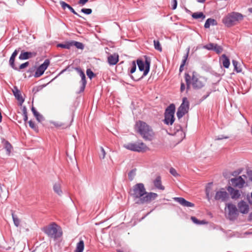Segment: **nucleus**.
<instances>
[{
	"label": "nucleus",
	"mask_w": 252,
	"mask_h": 252,
	"mask_svg": "<svg viewBox=\"0 0 252 252\" xmlns=\"http://www.w3.org/2000/svg\"><path fill=\"white\" fill-rule=\"evenodd\" d=\"M130 194L138 204L150 203L158 196L156 193L147 192L143 183L135 185L130 190Z\"/></svg>",
	"instance_id": "nucleus-1"
},
{
	"label": "nucleus",
	"mask_w": 252,
	"mask_h": 252,
	"mask_svg": "<svg viewBox=\"0 0 252 252\" xmlns=\"http://www.w3.org/2000/svg\"><path fill=\"white\" fill-rule=\"evenodd\" d=\"M135 129L145 141H152L154 138L155 133L152 128L144 122H137L135 125Z\"/></svg>",
	"instance_id": "nucleus-2"
},
{
	"label": "nucleus",
	"mask_w": 252,
	"mask_h": 252,
	"mask_svg": "<svg viewBox=\"0 0 252 252\" xmlns=\"http://www.w3.org/2000/svg\"><path fill=\"white\" fill-rule=\"evenodd\" d=\"M136 62L139 70L140 71H143V73L141 75H139L136 73L134 75H130V78L135 81H138L148 74L150 68L151 61L149 58L146 57L145 62L141 59H138Z\"/></svg>",
	"instance_id": "nucleus-3"
},
{
	"label": "nucleus",
	"mask_w": 252,
	"mask_h": 252,
	"mask_svg": "<svg viewBox=\"0 0 252 252\" xmlns=\"http://www.w3.org/2000/svg\"><path fill=\"white\" fill-rule=\"evenodd\" d=\"M185 81L187 84V89H189L190 85L191 84L194 89H201L204 86V82L200 78H198L196 72H193L191 77L188 73L185 75Z\"/></svg>",
	"instance_id": "nucleus-4"
},
{
	"label": "nucleus",
	"mask_w": 252,
	"mask_h": 252,
	"mask_svg": "<svg viewBox=\"0 0 252 252\" xmlns=\"http://www.w3.org/2000/svg\"><path fill=\"white\" fill-rule=\"evenodd\" d=\"M43 231L48 237L54 239L61 237L63 234L61 227L55 222L44 227Z\"/></svg>",
	"instance_id": "nucleus-5"
},
{
	"label": "nucleus",
	"mask_w": 252,
	"mask_h": 252,
	"mask_svg": "<svg viewBox=\"0 0 252 252\" xmlns=\"http://www.w3.org/2000/svg\"><path fill=\"white\" fill-rule=\"evenodd\" d=\"M244 18V16L238 12H232L228 14L222 20L223 23L227 27L236 25Z\"/></svg>",
	"instance_id": "nucleus-6"
},
{
	"label": "nucleus",
	"mask_w": 252,
	"mask_h": 252,
	"mask_svg": "<svg viewBox=\"0 0 252 252\" xmlns=\"http://www.w3.org/2000/svg\"><path fill=\"white\" fill-rule=\"evenodd\" d=\"M124 147L131 151L137 152H144L148 149L146 145L143 142L128 143L125 144Z\"/></svg>",
	"instance_id": "nucleus-7"
},
{
	"label": "nucleus",
	"mask_w": 252,
	"mask_h": 252,
	"mask_svg": "<svg viewBox=\"0 0 252 252\" xmlns=\"http://www.w3.org/2000/svg\"><path fill=\"white\" fill-rule=\"evenodd\" d=\"M189 102L186 97L183 98L182 103L178 109L177 112V117L180 119L182 118L189 111Z\"/></svg>",
	"instance_id": "nucleus-8"
},
{
	"label": "nucleus",
	"mask_w": 252,
	"mask_h": 252,
	"mask_svg": "<svg viewBox=\"0 0 252 252\" xmlns=\"http://www.w3.org/2000/svg\"><path fill=\"white\" fill-rule=\"evenodd\" d=\"M228 212V217L230 220H233L237 218L238 216V210L236 206L231 203L226 205Z\"/></svg>",
	"instance_id": "nucleus-9"
},
{
	"label": "nucleus",
	"mask_w": 252,
	"mask_h": 252,
	"mask_svg": "<svg viewBox=\"0 0 252 252\" xmlns=\"http://www.w3.org/2000/svg\"><path fill=\"white\" fill-rule=\"evenodd\" d=\"M228 197V193L223 188L221 189L219 191H217L215 195V200L222 202L226 201Z\"/></svg>",
	"instance_id": "nucleus-10"
},
{
	"label": "nucleus",
	"mask_w": 252,
	"mask_h": 252,
	"mask_svg": "<svg viewBox=\"0 0 252 252\" xmlns=\"http://www.w3.org/2000/svg\"><path fill=\"white\" fill-rule=\"evenodd\" d=\"M50 63L49 60L46 59L44 63L41 64L36 70L34 74L35 77H39L41 76L44 72L45 70L47 68Z\"/></svg>",
	"instance_id": "nucleus-11"
},
{
	"label": "nucleus",
	"mask_w": 252,
	"mask_h": 252,
	"mask_svg": "<svg viewBox=\"0 0 252 252\" xmlns=\"http://www.w3.org/2000/svg\"><path fill=\"white\" fill-rule=\"evenodd\" d=\"M75 70L77 71V72H78V73L79 74V75H80V76L81 78V80L80 81V82L81 83V86L80 87V91H79V93H81V92H84L85 87H86V84H87V82H86V76H85V74L84 71L80 68L76 67L75 68Z\"/></svg>",
	"instance_id": "nucleus-12"
},
{
	"label": "nucleus",
	"mask_w": 252,
	"mask_h": 252,
	"mask_svg": "<svg viewBox=\"0 0 252 252\" xmlns=\"http://www.w3.org/2000/svg\"><path fill=\"white\" fill-rule=\"evenodd\" d=\"M175 131L172 134L176 136L178 138L177 140L180 142L183 140L185 137V133L183 130L182 127L178 125L175 127Z\"/></svg>",
	"instance_id": "nucleus-13"
},
{
	"label": "nucleus",
	"mask_w": 252,
	"mask_h": 252,
	"mask_svg": "<svg viewBox=\"0 0 252 252\" xmlns=\"http://www.w3.org/2000/svg\"><path fill=\"white\" fill-rule=\"evenodd\" d=\"M230 182L234 187H237L239 189L243 188L245 184V180L242 178L241 176L231 178L230 179Z\"/></svg>",
	"instance_id": "nucleus-14"
},
{
	"label": "nucleus",
	"mask_w": 252,
	"mask_h": 252,
	"mask_svg": "<svg viewBox=\"0 0 252 252\" xmlns=\"http://www.w3.org/2000/svg\"><path fill=\"white\" fill-rule=\"evenodd\" d=\"M173 200L184 207H193L194 204L186 200L183 197H174Z\"/></svg>",
	"instance_id": "nucleus-15"
},
{
	"label": "nucleus",
	"mask_w": 252,
	"mask_h": 252,
	"mask_svg": "<svg viewBox=\"0 0 252 252\" xmlns=\"http://www.w3.org/2000/svg\"><path fill=\"white\" fill-rule=\"evenodd\" d=\"M238 207L240 212L242 214H247L249 211V205L244 201H241L238 204Z\"/></svg>",
	"instance_id": "nucleus-16"
},
{
	"label": "nucleus",
	"mask_w": 252,
	"mask_h": 252,
	"mask_svg": "<svg viewBox=\"0 0 252 252\" xmlns=\"http://www.w3.org/2000/svg\"><path fill=\"white\" fill-rule=\"evenodd\" d=\"M227 190L230 193L232 199H236L239 198L240 197L241 194L240 191L237 189H234L231 186H228L227 188Z\"/></svg>",
	"instance_id": "nucleus-17"
},
{
	"label": "nucleus",
	"mask_w": 252,
	"mask_h": 252,
	"mask_svg": "<svg viewBox=\"0 0 252 252\" xmlns=\"http://www.w3.org/2000/svg\"><path fill=\"white\" fill-rule=\"evenodd\" d=\"M36 55L35 52H22L19 57V59L21 60H27Z\"/></svg>",
	"instance_id": "nucleus-18"
},
{
	"label": "nucleus",
	"mask_w": 252,
	"mask_h": 252,
	"mask_svg": "<svg viewBox=\"0 0 252 252\" xmlns=\"http://www.w3.org/2000/svg\"><path fill=\"white\" fill-rule=\"evenodd\" d=\"M53 189L54 191L59 196H61L63 195V192L62 189L61 182L59 181L55 183L53 185Z\"/></svg>",
	"instance_id": "nucleus-19"
},
{
	"label": "nucleus",
	"mask_w": 252,
	"mask_h": 252,
	"mask_svg": "<svg viewBox=\"0 0 252 252\" xmlns=\"http://www.w3.org/2000/svg\"><path fill=\"white\" fill-rule=\"evenodd\" d=\"M119 61V56L114 54L111 55L108 57V63L110 65H115Z\"/></svg>",
	"instance_id": "nucleus-20"
},
{
	"label": "nucleus",
	"mask_w": 252,
	"mask_h": 252,
	"mask_svg": "<svg viewBox=\"0 0 252 252\" xmlns=\"http://www.w3.org/2000/svg\"><path fill=\"white\" fill-rule=\"evenodd\" d=\"M18 51L17 50H15L13 53L12 54L11 57L9 59V64L11 66V67L13 68L15 70H17L18 68L15 66L14 61H15V58L16 57V56L18 54Z\"/></svg>",
	"instance_id": "nucleus-21"
},
{
	"label": "nucleus",
	"mask_w": 252,
	"mask_h": 252,
	"mask_svg": "<svg viewBox=\"0 0 252 252\" xmlns=\"http://www.w3.org/2000/svg\"><path fill=\"white\" fill-rule=\"evenodd\" d=\"M153 183L157 189L162 190L164 189V186L161 184V180L160 176L157 177L155 180L153 181Z\"/></svg>",
	"instance_id": "nucleus-22"
},
{
	"label": "nucleus",
	"mask_w": 252,
	"mask_h": 252,
	"mask_svg": "<svg viewBox=\"0 0 252 252\" xmlns=\"http://www.w3.org/2000/svg\"><path fill=\"white\" fill-rule=\"evenodd\" d=\"M220 61L223 66L226 68H228L230 65V61L229 59L225 54H223L220 58Z\"/></svg>",
	"instance_id": "nucleus-23"
},
{
	"label": "nucleus",
	"mask_w": 252,
	"mask_h": 252,
	"mask_svg": "<svg viewBox=\"0 0 252 252\" xmlns=\"http://www.w3.org/2000/svg\"><path fill=\"white\" fill-rule=\"evenodd\" d=\"M175 112V106L174 104H171L165 110V115H174Z\"/></svg>",
	"instance_id": "nucleus-24"
},
{
	"label": "nucleus",
	"mask_w": 252,
	"mask_h": 252,
	"mask_svg": "<svg viewBox=\"0 0 252 252\" xmlns=\"http://www.w3.org/2000/svg\"><path fill=\"white\" fill-rule=\"evenodd\" d=\"M174 116L171 115H165L164 116V123L167 125H172L174 122Z\"/></svg>",
	"instance_id": "nucleus-25"
},
{
	"label": "nucleus",
	"mask_w": 252,
	"mask_h": 252,
	"mask_svg": "<svg viewBox=\"0 0 252 252\" xmlns=\"http://www.w3.org/2000/svg\"><path fill=\"white\" fill-rule=\"evenodd\" d=\"M217 25V22L216 20L212 18L208 19L204 25V27L206 29L209 28L211 25L215 26Z\"/></svg>",
	"instance_id": "nucleus-26"
},
{
	"label": "nucleus",
	"mask_w": 252,
	"mask_h": 252,
	"mask_svg": "<svg viewBox=\"0 0 252 252\" xmlns=\"http://www.w3.org/2000/svg\"><path fill=\"white\" fill-rule=\"evenodd\" d=\"M84 249V243L82 240H80V241L77 244L76 248L74 252H83Z\"/></svg>",
	"instance_id": "nucleus-27"
},
{
	"label": "nucleus",
	"mask_w": 252,
	"mask_h": 252,
	"mask_svg": "<svg viewBox=\"0 0 252 252\" xmlns=\"http://www.w3.org/2000/svg\"><path fill=\"white\" fill-rule=\"evenodd\" d=\"M192 17L195 19H201L200 21H202L205 18V15L201 12H195L192 14Z\"/></svg>",
	"instance_id": "nucleus-28"
},
{
	"label": "nucleus",
	"mask_w": 252,
	"mask_h": 252,
	"mask_svg": "<svg viewBox=\"0 0 252 252\" xmlns=\"http://www.w3.org/2000/svg\"><path fill=\"white\" fill-rule=\"evenodd\" d=\"M12 218L15 226L18 227L20 226L21 220L19 219L18 216L15 215L13 211H12Z\"/></svg>",
	"instance_id": "nucleus-29"
},
{
	"label": "nucleus",
	"mask_w": 252,
	"mask_h": 252,
	"mask_svg": "<svg viewBox=\"0 0 252 252\" xmlns=\"http://www.w3.org/2000/svg\"><path fill=\"white\" fill-rule=\"evenodd\" d=\"M13 92L14 96L17 98V99L20 101L21 103H23L24 101V99L23 98L20 92L17 88L15 89V90H13Z\"/></svg>",
	"instance_id": "nucleus-30"
},
{
	"label": "nucleus",
	"mask_w": 252,
	"mask_h": 252,
	"mask_svg": "<svg viewBox=\"0 0 252 252\" xmlns=\"http://www.w3.org/2000/svg\"><path fill=\"white\" fill-rule=\"evenodd\" d=\"M71 46H74L77 48L83 50L84 48V44L80 42L75 41H72L71 42Z\"/></svg>",
	"instance_id": "nucleus-31"
},
{
	"label": "nucleus",
	"mask_w": 252,
	"mask_h": 252,
	"mask_svg": "<svg viewBox=\"0 0 252 252\" xmlns=\"http://www.w3.org/2000/svg\"><path fill=\"white\" fill-rule=\"evenodd\" d=\"M232 64L234 67V70H235L237 73H240L242 71L241 66L239 65V63L237 61L233 60Z\"/></svg>",
	"instance_id": "nucleus-32"
},
{
	"label": "nucleus",
	"mask_w": 252,
	"mask_h": 252,
	"mask_svg": "<svg viewBox=\"0 0 252 252\" xmlns=\"http://www.w3.org/2000/svg\"><path fill=\"white\" fill-rule=\"evenodd\" d=\"M136 65L135 62V61H133L132 62L131 65L128 70L129 75L130 76L132 75V74L134 73L136 71Z\"/></svg>",
	"instance_id": "nucleus-33"
},
{
	"label": "nucleus",
	"mask_w": 252,
	"mask_h": 252,
	"mask_svg": "<svg viewBox=\"0 0 252 252\" xmlns=\"http://www.w3.org/2000/svg\"><path fill=\"white\" fill-rule=\"evenodd\" d=\"M4 148L6 150L7 154L9 155L11 152L12 147L9 142L7 141L5 142Z\"/></svg>",
	"instance_id": "nucleus-34"
},
{
	"label": "nucleus",
	"mask_w": 252,
	"mask_h": 252,
	"mask_svg": "<svg viewBox=\"0 0 252 252\" xmlns=\"http://www.w3.org/2000/svg\"><path fill=\"white\" fill-rule=\"evenodd\" d=\"M223 50V49L221 46L218 45L217 44L214 43V46L213 48V50L215 51L217 54L220 53Z\"/></svg>",
	"instance_id": "nucleus-35"
},
{
	"label": "nucleus",
	"mask_w": 252,
	"mask_h": 252,
	"mask_svg": "<svg viewBox=\"0 0 252 252\" xmlns=\"http://www.w3.org/2000/svg\"><path fill=\"white\" fill-rule=\"evenodd\" d=\"M154 44L155 48L156 50H157L160 52L162 51V47H161V45L158 40H154Z\"/></svg>",
	"instance_id": "nucleus-36"
},
{
	"label": "nucleus",
	"mask_w": 252,
	"mask_h": 252,
	"mask_svg": "<svg viewBox=\"0 0 252 252\" xmlns=\"http://www.w3.org/2000/svg\"><path fill=\"white\" fill-rule=\"evenodd\" d=\"M213 183H210L208 184V186L206 188V197L208 199V200H210V191L211 189V187L212 186Z\"/></svg>",
	"instance_id": "nucleus-37"
},
{
	"label": "nucleus",
	"mask_w": 252,
	"mask_h": 252,
	"mask_svg": "<svg viewBox=\"0 0 252 252\" xmlns=\"http://www.w3.org/2000/svg\"><path fill=\"white\" fill-rule=\"evenodd\" d=\"M52 124L56 127H62L63 128H66L68 127L69 125L64 126V124L62 123H59V122H53L52 123Z\"/></svg>",
	"instance_id": "nucleus-38"
},
{
	"label": "nucleus",
	"mask_w": 252,
	"mask_h": 252,
	"mask_svg": "<svg viewBox=\"0 0 252 252\" xmlns=\"http://www.w3.org/2000/svg\"><path fill=\"white\" fill-rule=\"evenodd\" d=\"M57 46L58 47L69 49L71 46V42L67 43L65 44L60 43L58 44Z\"/></svg>",
	"instance_id": "nucleus-39"
},
{
	"label": "nucleus",
	"mask_w": 252,
	"mask_h": 252,
	"mask_svg": "<svg viewBox=\"0 0 252 252\" xmlns=\"http://www.w3.org/2000/svg\"><path fill=\"white\" fill-rule=\"evenodd\" d=\"M191 220L194 223L197 224H202L206 223V222L204 220L200 221L195 217H191Z\"/></svg>",
	"instance_id": "nucleus-40"
},
{
	"label": "nucleus",
	"mask_w": 252,
	"mask_h": 252,
	"mask_svg": "<svg viewBox=\"0 0 252 252\" xmlns=\"http://www.w3.org/2000/svg\"><path fill=\"white\" fill-rule=\"evenodd\" d=\"M86 73L90 79H92L95 76L94 73L90 68L87 69Z\"/></svg>",
	"instance_id": "nucleus-41"
},
{
	"label": "nucleus",
	"mask_w": 252,
	"mask_h": 252,
	"mask_svg": "<svg viewBox=\"0 0 252 252\" xmlns=\"http://www.w3.org/2000/svg\"><path fill=\"white\" fill-rule=\"evenodd\" d=\"M106 153L102 147H100V153L99 154V158L100 159H104L105 157Z\"/></svg>",
	"instance_id": "nucleus-42"
},
{
	"label": "nucleus",
	"mask_w": 252,
	"mask_h": 252,
	"mask_svg": "<svg viewBox=\"0 0 252 252\" xmlns=\"http://www.w3.org/2000/svg\"><path fill=\"white\" fill-rule=\"evenodd\" d=\"M214 46V43H209L207 45H205L203 46L204 49H207L208 50H213V48Z\"/></svg>",
	"instance_id": "nucleus-43"
},
{
	"label": "nucleus",
	"mask_w": 252,
	"mask_h": 252,
	"mask_svg": "<svg viewBox=\"0 0 252 252\" xmlns=\"http://www.w3.org/2000/svg\"><path fill=\"white\" fill-rule=\"evenodd\" d=\"M135 175V170H131L128 174V178L130 180H132L133 179V178Z\"/></svg>",
	"instance_id": "nucleus-44"
},
{
	"label": "nucleus",
	"mask_w": 252,
	"mask_h": 252,
	"mask_svg": "<svg viewBox=\"0 0 252 252\" xmlns=\"http://www.w3.org/2000/svg\"><path fill=\"white\" fill-rule=\"evenodd\" d=\"M81 11L87 15L91 14L92 13V10L91 8H82Z\"/></svg>",
	"instance_id": "nucleus-45"
},
{
	"label": "nucleus",
	"mask_w": 252,
	"mask_h": 252,
	"mask_svg": "<svg viewBox=\"0 0 252 252\" xmlns=\"http://www.w3.org/2000/svg\"><path fill=\"white\" fill-rule=\"evenodd\" d=\"M29 64V63L28 62H27L25 63H23L22 64H21L20 66H19V68H18V69L17 70H20L22 69H23V68H25L26 67H27Z\"/></svg>",
	"instance_id": "nucleus-46"
},
{
	"label": "nucleus",
	"mask_w": 252,
	"mask_h": 252,
	"mask_svg": "<svg viewBox=\"0 0 252 252\" xmlns=\"http://www.w3.org/2000/svg\"><path fill=\"white\" fill-rule=\"evenodd\" d=\"M60 3L63 8V9H65L66 8H68L69 6H70L68 4L66 3L65 2L63 1H60Z\"/></svg>",
	"instance_id": "nucleus-47"
},
{
	"label": "nucleus",
	"mask_w": 252,
	"mask_h": 252,
	"mask_svg": "<svg viewBox=\"0 0 252 252\" xmlns=\"http://www.w3.org/2000/svg\"><path fill=\"white\" fill-rule=\"evenodd\" d=\"M170 171V173H171L173 176H174V177H177V176H179V174L177 173V172L176 170L174 168H172V167H171V168L170 169V171Z\"/></svg>",
	"instance_id": "nucleus-48"
},
{
	"label": "nucleus",
	"mask_w": 252,
	"mask_h": 252,
	"mask_svg": "<svg viewBox=\"0 0 252 252\" xmlns=\"http://www.w3.org/2000/svg\"><path fill=\"white\" fill-rule=\"evenodd\" d=\"M188 54H189V52L184 56V59L183 60L182 64H181V67H184V66L186 63V61L187 60V58L188 57Z\"/></svg>",
	"instance_id": "nucleus-49"
},
{
	"label": "nucleus",
	"mask_w": 252,
	"mask_h": 252,
	"mask_svg": "<svg viewBox=\"0 0 252 252\" xmlns=\"http://www.w3.org/2000/svg\"><path fill=\"white\" fill-rule=\"evenodd\" d=\"M35 117L39 122H41L44 120L43 117L39 113L37 114V115L35 116Z\"/></svg>",
	"instance_id": "nucleus-50"
},
{
	"label": "nucleus",
	"mask_w": 252,
	"mask_h": 252,
	"mask_svg": "<svg viewBox=\"0 0 252 252\" xmlns=\"http://www.w3.org/2000/svg\"><path fill=\"white\" fill-rule=\"evenodd\" d=\"M68 9L74 14L78 16L79 17H81V16L79 14H78L70 5L69 6Z\"/></svg>",
	"instance_id": "nucleus-51"
},
{
	"label": "nucleus",
	"mask_w": 252,
	"mask_h": 252,
	"mask_svg": "<svg viewBox=\"0 0 252 252\" xmlns=\"http://www.w3.org/2000/svg\"><path fill=\"white\" fill-rule=\"evenodd\" d=\"M228 138H229L228 136H224V135H220L218 137H216L215 138V140H222L223 139H228Z\"/></svg>",
	"instance_id": "nucleus-52"
},
{
	"label": "nucleus",
	"mask_w": 252,
	"mask_h": 252,
	"mask_svg": "<svg viewBox=\"0 0 252 252\" xmlns=\"http://www.w3.org/2000/svg\"><path fill=\"white\" fill-rule=\"evenodd\" d=\"M29 126L32 129H36V126H35V125L34 124V123L32 121H30L29 122Z\"/></svg>",
	"instance_id": "nucleus-53"
},
{
	"label": "nucleus",
	"mask_w": 252,
	"mask_h": 252,
	"mask_svg": "<svg viewBox=\"0 0 252 252\" xmlns=\"http://www.w3.org/2000/svg\"><path fill=\"white\" fill-rule=\"evenodd\" d=\"M172 9H175L177 6V0H172Z\"/></svg>",
	"instance_id": "nucleus-54"
},
{
	"label": "nucleus",
	"mask_w": 252,
	"mask_h": 252,
	"mask_svg": "<svg viewBox=\"0 0 252 252\" xmlns=\"http://www.w3.org/2000/svg\"><path fill=\"white\" fill-rule=\"evenodd\" d=\"M32 111L33 114V115L35 116L37 115L39 113L36 110L35 108L34 107H32Z\"/></svg>",
	"instance_id": "nucleus-55"
},
{
	"label": "nucleus",
	"mask_w": 252,
	"mask_h": 252,
	"mask_svg": "<svg viewBox=\"0 0 252 252\" xmlns=\"http://www.w3.org/2000/svg\"><path fill=\"white\" fill-rule=\"evenodd\" d=\"M32 111L33 114V115L35 116L37 115L39 113L36 110L35 108L34 107H32Z\"/></svg>",
	"instance_id": "nucleus-56"
},
{
	"label": "nucleus",
	"mask_w": 252,
	"mask_h": 252,
	"mask_svg": "<svg viewBox=\"0 0 252 252\" xmlns=\"http://www.w3.org/2000/svg\"><path fill=\"white\" fill-rule=\"evenodd\" d=\"M88 1V0H79V4H81L82 5L86 4Z\"/></svg>",
	"instance_id": "nucleus-57"
},
{
	"label": "nucleus",
	"mask_w": 252,
	"mask_h": 252,
	"mask_svg": "<svg viewBox=\"0 0 252 252\" xmlns=\"http://www.w3.org/2000/svg\"><path fill=\"white\" fill-rule=\"evenodd\" d=\"M181 91L183 92L185 90V85L183 83L181 84Z\"/></svg>",
	"instance_id": "nucleus-58"
},
{
	"label": "nucleus",
	"mask_w": 252,
	"mask_h": 252,
	"mask_svg": "<svg viewBox=\"0 0 252 252\" xmlns=\"http://www.w3.org/2000/svg\"><path fill=\"white\" fill-rule=\"evenodd\" d=\"M23 119L25 122H26L28 120V115L27 114H23Z\"/></svg>",
	"instance_id": "nucleus-59"
},
{
	"label": "nucleus",
	"mask_w": 252,
	"mask_h": 252,
	"mask_svg": "<svg viewBox=\"0 0 252 252\" xmlns=\"http://www.w3.org/2000/svg\"><path fill=\"white\" fill-rule=\"evenodd\" d=\"M22 111L23 114H27V108L25 106L23 107Z\"/></svg>",
	"instance_id": "nucleus-60"
},
{
	"label": "nucleus",
	"mask_w": 252,
	"mask_h": 252,
	"mask_svg": "<svg viewBox=\"0 0 252 252\" xmlns=\"http://www.w3.org/2000/svg\"><path fill=\"white\" fill-rule=\"evenodd\" d=\"M205 1V0H199L198 1L199 2H201V3H203V2H204Z\"/></svg>",
	"instance_id": "nucleus-61"
},
{
	"label": "nucleus",
	"mask_w": 252,
	"mask_h": 252,
	"mask_svg": "<svg viewBox=\"0 0 252 252\" xmlns=\"http://www.w3.org/2000/svg\"><path fill=\"white\" fill-rule=\"evenodd\" d=\"M180 71L181 72L183 70V67H181V65L180 66Z\"/></svg>",
	"instance_id": "nucleus-62"
},
{
	"label": "nucleus",
	"mask_w": 252,
	"mask_h": 252,
	"mask_svg": "<svg viewBox=\"0 0 252 252\" xmlns=\"http://www.w3.org/2000/svg\"><path fill=\"white\" fill-rule=\"evenodd\" d=\"M249 11L252 13V8H250L249 9Z\"/></svg>",
	"instance_id": "nucleus-63"
},
{
	"label": "nucleus",
	"mask_w": 252,
	"mask_h": 252,
	"mask_svg": "<svg viewBox=\"0 0 252 252\" xmlns=\"http://www.w3.org/2000/svg\"><path fill=\"white\" fill-rule=\"evenodd\" d=\"M250 218L252 219V212L250 214Z\"/></svg>",
	"instance_id": "nucleus-64"
}]
</instances>
